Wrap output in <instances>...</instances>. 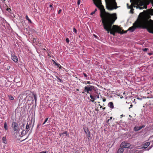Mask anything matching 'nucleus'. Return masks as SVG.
<instances>
[{
	"label": "nucleus",
	"mask_w": 153,
	"mask_h": 153,
	"mask_svg": "<svg viewBox=\"0 0 153 153\" xmlns=\"http://www.w3.org/2000/svg\"><path fill=\"white\" fill-rule=\"evenodd\" d=\"M101 12L104 13H101L100 16L102 19L104 29L107 31L108 33L115 36L116 33L123 34L127 32L128 30L130 32H133L137 28H145L148 32L153 34V21L148 20L146 14V12L140 13L138 18L133 24V25L130 27L127 30L121 31L122 29L116 25H112L117 19L116 14L115 13L111 14L106 13L105 10H101Z\"/></svg>",
	"instance_id": "1"
},
{
	"label": "nucleus",
	"mask_w": 153,
	"mask_h": 153,
	"mask_svg": "<svg viewBox=\"0 0 153 153\" xmlns=\"http://www.w3.org/2000/svg\"><path fill=\"white\" fill-rule=\"evenodd\" d=\"M133 4H134L133 6H130V7L128 6V8L131 9L130 11L131 13H133V10H134V9L133 8V7L140 9H146L147 8V5L145 2L142 0H134Z\"/></svg>",
	"instance_id": "2"
},
{
	"label": "nucleus",
	"mask_w": 153,
	"mask_h": 153,
	"mask_svg": "<svg viewBox=\"0 0 153 153\" xmlns=\"http://www.w3.org/2000/svg\"><path fill=\"white\" fill-rule=\"evenodd\" d=\"M105 1L106 8L109 10H112L118 7L115 0H105Z\"/></svg>",
	"instance_id": "3"
},
{
	"label": "nucleus",
	"mask_w": 153,
	"mask_h": 153,
	"mask_svg": "<svg viewBox=\"0 0 153 153\" xmlns=\"http://www.w3.org/2000/svg\"><path fill=\"white\" fill-rule=\"evenodd\" d=\"M95 5L99 9L101 10H104L103 6L102 5L101 1V0H93Z\"/></svg>",
	"instance_id": "4"
},
{
	"label": "nucleus",
	"mask_w": 153,
	"mask_h": 153,
	"mask_svg": "<svg viewBox=\"0 0 153 153\" xmlns=\"http://www.w3.org/2000/svg\"><path fill=\"white\" fill-rule=\"evenodd\" d=\"M92 90H95L94 86L89 85L84 87V91L87 94H90L89 92L91 91Z\"/></svg>",
	"instance_id": "5"
},
{
	"label": "nucleus",
	"mask_w": 153,
	"mask_h": 153,
	"mask_svg": "<svg viewBox=\"0 0 153 153\" xmlns=\"http://www.w3.org/2000/svg\"><path fill=\"white\" fill-rule=\"evenodd\" d=\"M131 144L126 141L122 142L120 144L121 148H129L131 146Z\"/></svg>",
	"instance_id": "6"
},
{
	"label": "nucleus",
	"mask_w": 153,
	"mask_h": 153,
	"mask_svg": "<svg viewBox=\"0 0 153 153\" xmlns=\"http://www.w3.org/2000/svg\"><path fill=\"white\" fill-rule=\"evenodd\" d=\"M12 127L15 131H17L18 130V124L16 122H13L12 123Z\"/></svg>",
	"instance_id": "7"
},
{
	"label": "nucleus",
	"mask_w": 153,
	"mask_h": 153,
	"mask_svg": "<svg viewBox=\"0 0 153 153\" xmlns=\"http://www.w3.org/2000/svg\"><path fill=\"white\" fill-rule=\"evenodd\" d=\"M11 59L13 60L15 63H18V58L16 56L14 55H12Z\"/></svg>",
	"instance_id": "8"
},
{
	"label": "nucleus",
	"mask_w": 153,
	"mask_h": 153,
	"mask_svg": "<svg viewBox=\"0 0 153 153\" xmlns=\"http://www.w3.org/2000/svg\"><path fill=\"white\" fill-rule=\"evenodd\" d=\"M68 134H67V131H65L63 133L59 134V135L62 138H65L67 136Z\"/></svg>",
	"instance_id": "9"
},
{
	"label": "nucleus",
	"mask_w": 153,
	"mask_h": 153,
	"mask_svg": "<svg viewBox=\"0 0 153 153\" xmlns=\"http://www.w3.org/2000/svg\"><path fill=\"white\" fill-rule=\"evenodd\" d=\"M150 144V143L149 142L145 143L143 145V148L145 149Z\"/></svg>",
	"instance_id": "10"
},
{
	"label": "nucleus",
	"mask_w": 153,
	"mask_h": 153,
	"mask_svg": "<svg viewBox=\"0 0 153 153\" xmlns=\"http://www.w3.org/2000/svg\"><path fill=\"white\" fill-rule=\"evenodd\" d=\"M143 127L140 126V127H138L137 126H136L134 127V130L135 131H139L140 130V129H141Z\"/></svg>",
	"instance_id": "11"
},
{
	"label": "nucleus",
	"mask_w": 153,
	"mask_h": 153,
	"mask_svg": "<svg viewBox=\"0 0 153 153\" xmlns=\"http://www.w3.org/2000/svg\"><path fill=\"white\" fill-rule=\"evenodd\" d=\"M108 105V106L111 108H114V104L112 102H109Z\"/></svg>",
	"instance_id": "12"
},
{
	"label": "nucleus",
	"mask_w": 153,
	"mask_h": 153,
	"mask_svg": "<svg viewBox=\"0 0 153 153\" xmlns=\"http://www.w3.org/2000/svg\"><path fill=\"white\" fill-rule=\"evenodd\" d=\"M30 125L28 124V123H27L26 124L25 128L27 130V131H25L26 133H27L28 131L30 130Z\"/></svg>",
	"instance_id": "13"
},
{
	"label": "nucleus",
	"mask_w": 153,
	"mask_h": 153,
	"mask_svg": "<svg viewBox=\"0 0 153 153\" xmlns=\"http://www.w3.org/2000/svg\"><path fill=\"white\" fill-rule=\"evenodd\" d=\"M33 95V96L34 100H35V104H36V101H37V97L36 95L35 94L33 93L32 94Z\"/></svg>",
	"instance_id": "14"
},
{
	"label": "nucleus",
	"mask_w": 153,
	"mask_h": 153,
	"mask_svg": "<svg viewBox=\"0 0 153 153\" xmlns=\"http://www.w3.org/2000/svg\"><path fill=\"white\" fill-rule=\"evenodd\" d=\"M124 151V149H123V148H119L117 152L118 153H123V152Z\"/></svg>",
	"instance_id": "15"
},
{
	"label": "nucleus",
	"mask_w": 153,
	"mask_h": 153,
	"mask_svg": "<svg viewBox=\"0 0 153 153\" xmlns=\"http://www.w3.org/2000/svg\"><path fill=\"white\" fill-rule=\"evenodd\" d=\"M2 140L3 142L4 143L6 144L7 143V141L6 139V138L5 137H3L2 138Z\"/></svg>",
	"instance_id": "16"
},
{
	"label": "nucleus",
	"mask_w": 153,
	"mask_h": 153,
	"mask_svg": "<svg viewBox=\"0 0 153 153\" xmlns=\"http://www.w3.org/2000/svg\"><path fill=\"white\" fill-rule=\"evenodd\" d=\"M30 92L29 91H26L24 92L23 94L27 95V94H30Z\"/></svg>",
	"instance_id": "17"
},
{
	"label": "nucleus",
	"mask_w": 153,
	"mask_h": 153,
	"mask_svg": "<svg viewBox=\"0 0 153 153\" xmlns=\"http://www.w3.org/2000/svg\"><path fill=\"white\" fill-rule=\"evenodd\" d=\"M26 19L28 21V22L30 23H32V22L31 20L29 19L28 18V16L27 15H26Z\"/></svg>",
	"instance_id": "18"
},
{
	"label": "nucleus",
	"mask_w": 153,
	"mask_h": 153,
	"mask_svg": "<svg viewBox=\"0 0 153 153\" xmlns=\"http://www.w3.org/2000/svg\"><path fill=\"white\" fill-rule=\"evenodd\" d=\"M4 128L6 130H7V125L6 122H5L4 123Z\"/></svg>",
	"instance_id": "19"
},
{
	"label": "nucleus",
	"mask_w": 153,
	"mask_h": 153,
	"mask_svg": "<svg viewBox=\"0 0 153 153\" xmlns=\"http://www.w3.org/2000/svg\"><path fill=\"white\" fill-rule=\"evenodd\" d=\"M56 78L57 79L59 80V82H62L63 81L62 80H61L60 78H59V77L58 76H56Z\"/></svg>",
	"instance_id": "20"
},
{
	"label": "nucleus",
	"mask_w": 153,
	"mask_h": 153,
	"mask_svg": "<svg viewBox=\"0 0 153 153\" xmlns=\"http://www.w3.org/2000/svg\"><path fill=\"white\" fill-rule=\"evenodd\" d=\"M9 98L10 100H14L13 97L11 96H9Z\"/></svg>",
	"instance_id": "21"
},
{
	"label": "nucleus",
	"mask_w": 153,
	"mask_h": 153,
	"mask_svg": "<svg viewBox=\"0 0 153 153\" xmlns=\"http://www.w3.org/2000/svg\"><path fill=\"white\" fill-rule=\"evenodd\" d=\"M90 97L92 100H94L95 99V97L92 95H90Z\"/></svg>",
	"instance_id": "22"
},
{
	"label": "nucleus",
	"mask_w": 153,
	"mask_h": 153,
	"mask_svg": "<svg viewBox=\"0 0 153 153\" xmlns=\"http://www.w3.org/2000/svg\"><path fill=\"white\" fill-rule=\"evenodd\" d=\"M48 118H46L45 119V121L43 123V125H44V124H45V123L47 122V121H48Z\"/></svg>",
	"instance_id": "23"
},
{
	"label": "nucleus",
	"mask_w": 153,
	"mask_h": 153,
	"mask_svg": "<svg viewBox=\"0 0 153 153\" xmlns=\"http://www.w3.org/2000/svg\"><path fill=\"white\" fill-rule=\"evenodd\" d=\"M73 30L74 32H75V33H77V30L75 28H73Z\"/></svg>",
	"instance_id": "24"
},
{
	"label": "nucleus",
	"mask_w": 153,
	"mask_h": 153,
	"mask_svg": "<svg viewBox=\"0 0 153 153\" xmlns=\"http://www.w3.org/2000/svg\"><path fill=\"white\" fill-rule=\"evenodd\" d=\"M148 50L147 48H145L143 49V50L144 51H146Z\"/></svg>",
	"instance_id": "25"
},
{
	"label": "nucleus",
	"mask_w": 153,
	"mask_h": 153,
	"mask_svg": "<svg viewBox=\"0 0 153 153\" xmlns=\"http://www.w3.org/2000/svg\"><path fill=\"white\" fill-rule=\"evenodd\" d=\"M66 41L68 43L69 42V39L68 38H67L66 39Z\"/></svg>",
	"instance_id": "26"
},
{
	"label": "nucleus",
	"mask_w": 153,
	"mask_h": 153,
	"mask_svg": "<svg viewBox=\"0 0 153 153\" xmlns=\"http://www.w3.org/2000/svg\"><path fill=\"white\" fill-rule=\"evenodd\" d=\"M56 65L57 67H61V65L59 64H58V63H57L56 65Z\"/></svg>",
	"instance_id": "27"
},
{
	"label": "nucleus",
	"mask_w": 153,
	"mask_h": 153,
	"mask_svg": "<svg viewBox=\"0 0 153 153\" xmlns=\"http://www.w3.org/2000/svg\"><path fill=\"white\" fill-rule=\"evenodd\" d=\"M48 152L47 151H42L41 152H40L39 153H48Z\"/></svg>",
	"instance_id": "28"
},
{
	"label": "nucleus",
	"mask_w": 153,
	"mask_h": 153,
	"mask_svg": "<svg viewBox=\"0 0 153 153\" xmlns=\"http://www.w3.org/2000/svg\"><path fill=\"white\" fill-rule=\"evenodd\" d=\"M77 4H78V5H79V4H80V0H78V1H77Z\"/></svg>",
	"instance_id": "29"
},
{
	"label": "nucleus",
	"mask_w": 153,
	"mask_h": 153,
	"mask_svg": "<svg viewBox=\"0 0 153 153\" xmlns=\"http://www.w3.org/2000/svg\"><path fill=\"white\" fill-rule=\"evenodd\" d=\"M83 74V75H84V77H87V75L85 73H84Z\"/></svg>",
	"instance_id": "30"
},
{
	"label": "nucleus",
	"mask_w": 153,
	"mask_h": 153,
	"mask_svg": "<svg viewBox=\"0 0 153 153\" xmlns=\"http://www.w3.org/2000/svg\"><path fill=\"white\" fill-rule=\"evenodd\" d=\"M61 11H62V10H61V9H60L59 10V11H58V13L59 14L61 13Z\"/></svg>",
	"instance_id": "31"
},
{
	"label": "nucleus",
	"mask_w": 153,
	"mask_h": 153,
	"mask_svg": "<svg viewBox=\"0 0 153 153\" xmlns=\"http://www.w3.org/2000/svg\"><path fill=\"white\" fill-rule=\"evenodd\" d=\"M111 120H110V119H108V120H107V121H106V123H108L109 122V121Z\"/></svg>",
	"instance_id": "32"
},
{
	"label": "nucleus",
	"mask_w": 153,
	"mask_h": 153,
	"mask_svg": "<svg viewBox=\"0 0 153 153\" xmlns=\"http://www.w3.org/2000/svg\"><path fill=\"white\" fill-rule=\"evenodd\" d=\"M95 13V11H93V12H92L91 13V15H93V14H94Z\"/></svg>",
	"instance_id": "33"
},
{
	"label": "nucleus",
	"mask_w": 153,
	"mask_h": 153,
	"mask_svg": "<svg viewBox=\"0 0 153 153\" xmlns=\"http://www.w3.org/2000/svg\"><path fill=\"white\" fill-rule=\"evenodd\" d=\"M49 7H50L51 8H52L53 7V5H52V4H50V5H49Z\"/></svg>",
	"instance_id": "34"
},
{
	"label": "nucleus",
	"mask_w": 153,
	"mask_h": 153,
	"mask_svg": "<svg viewBox=\"0 0 153 153\" xmlns=\"http://www.w3.org/2000/svg\"><path fill=\"white\" fill-rule=\"evenodd\" d=\"M86 83L88 84H90L91 82L90 81H87V82Z\"/></svg>",
	"instance_id": "35"
},
{
	"label": "nucleus",
	"mask_w": 153,
	"mask_h": 153,
	"mask_svg": "<svg viewBox=\"0 0 153 153\" xmlns=\"http://www.w3.org/2000/svg\"><path fill=\"white\" fill-rule=\"evenodd\" d=\"M53 64H55V65H56L57 63L55 61H54V60H53Z\"/></svg>",
	"instance_id": "36"
},
{
	"label": "nucleus",
	"mask_w": 153,
	"mask_h": 153,
	"mask_svg": "<svg viewBox=\"0 0 153 153\" xmlns=\"http://www.w3.org/2000/svg\"><path fill=\"white\" fill-rule=\"evenodd\" d=\"M105 101H106V99H103V102H105Z\"/></svg>",
	"instance_id": "37"
},
{
	"label": "nucleus",
	"mask_w": 153,
	"mask_h": 153,
	"mask_svg": "<svg viewBox=\"0 0 153 153\" xmlns=\"http://www.w3.org/2000/svg\"><path fill=\"white\" fill-rule=\"evenodd\" d=\"M130 107L129 108V109H130V108H131L132 107V106H133L132 105V104H131L130 105Z\"/></svg>",
	"instance_id": "38"
},
{
	"label": "nucleus",
	"mask_w": 153,
	"mask_h": 153,
	"mask_svg": "<svg viewBox=\"0 0 153 153\" xmlns=\"http://www.w3.org/2000/svg\"><path fill=\"white\" fill-rule=\"evenodd\" d=\"M94 36L95 37V38H97V36L95 34H94Z\"/></svg>",
	"instance_id": "39"
},
{
	"label": "nucleus",
	"mask_w": 153,
	"mask_h": 153,
	"mask_svg": "<svg viewBox=\"0 0 153 153\" xmlns=\"http://www.w3.org/2000/svg\"><path fill=\"white\" fill-rule=\"evenodd\" d=\"M60 69H62V68H63L61 65V67H59Z\"/></svg>",
	"instance_id": "40"
},
{
	"label": "nucleus",
	"mask_w": 153,
	"mask_h": 153,
	"mask_svg": "<svg viewBox=\"0 0 153 153\" xmlns=\"http://www.w3.org/2000/svg\"><path fill=\"white\" fill-rule=\"evenodd\" d=\"M91 101L92 102H94V100H91Z\"/></svg>",
	"instance_id": "41"
},
{
	"label": "nucleus",
	"mask_w": 153,
	"mask_h": 153,
	"mask_svg": "<svg viewBox=\"0 0 153 153\" xmlns=\"http://www.w3.org/2000/svg\"><path fill=\"white\" fill-rule=\"evenodd\" d=\"M97 97V98H99V96H97L96 97Z\"/></svg>",
	"instance_id": "42"
},
{
	"label": "nucleus",
	"mask_w": 153,
	"mask_h": 153,
	"mask_svg": "<svg viewBox=\"0 0 153 153\" xmlns=\"http://www.w3.org/2000/svg\"><path fill=\"white\" fill-rule=\"evenodd\" d=\"M127 4V7H128H128H130V6H128V4Z\"/></svg>",
	"instance_id": "43"
},
{
	"label": "nucleus",
	"mask_w": 153,
	"mask_h": 153,
	"mask_svg": "<svg viewBox=\"0 0 153 153\" xmlns=\"http://www.w3.org/2000/svg\"><path fill=\"white\" fill-rule=\"evenodd\" d=\"M97 9H95V10H94V11H95V12H96V11H97Z\"/></svg>",
	"instance_id": "44"
},
{
	"label": "nucleus",
	"mask_w": 153,
	"mask_h": 153,
	"mask_svg": "<svg viewBox=\"0 0 153 153\" xmlns=\"http://www.w3.org/2000/svg\"><path fill=\"white\" fill-rule=\"evenodd\" d=\"M112 117H111L109 119H110V120H111L112 119Z\"/></svg>",
	"instance_id": "45"
},
{
	"label": "nucleus",
	"mask_w": 153,
	"mask_h": 153,
	"mask_svg": "<svg viewBox=\"0 0 153 153\" xmlns=\"http://www.w3.org/2000/svg\"><path fill=\"white\" fill-rule=\"evenodd\" d=\"M105 109V107H104V108H103V109Z\"/></svg>",
	"instance_id": "46"
},
{
	"label": "nucleus",
	"mask_w": 153,
	"mask_h": 153,
	"mask_svg": "<svg viewBox=\"0 0 153 153\" xmlns=\"http://www.w3.org/2000/svg\"><path fill=\"white\" fill-rule=\"evenodd\" d=\"M82 93L84 94V92H82Z\"/></svg>",
	"instance_id": "47"
},
{
	"label": "nucleus",
	"mask_w": 153,
	"mask_h": 153,
	"mask_svg": "<svg viewBox=\"0 0 153 153\" xmlns=\"http://www.w3.org/2000/svg\"><path fill=\"white\" fill-rule=\"evenodd\" d=\"M130 1L131 2V0H130Z\"/></svg>",
	"instance_id": "48"
},
{
	"label": "nucleus",
	"mask_w": 153,
	"mask_h": 153,
	"mask_svg": "<svg viewBox=\"0 0 153 153\" xmlns=\"http://www.w3.org/2000/svg\"><path fill=\"white\" fill-rule=\"evenodd\" d=\"M132 4H132V3H131V5H132Z\"/></svg>",
	"instance_id": "49"
},
{
	"label": "nucleus",
	"mask_w": 153,
	"mask_h": 153,
	"mask_svg": "<svg viewBox=\"0 0 153 153\" xmlns=\"http://www.w3.org/2000/svg\"><path fill=\"white\" fill-rule=\"evenodd\" d=\"M39 126V125H38V126H38V127Z\"/></svg>",
	"instance_id": "50"
},
{
	"label": "nucleus",
	"mask_w": 153,
	"mask_h": 153,
	"mask_svg": "<svg viewBox=\"0 0 153 153\" xmlns=\"http://www.w3.org/2000/svg\"><path fill=\"white\" fill-rule=\"evenodd\" d=\"M4 1H5V0H3Z\"/></svg>",
	"instance_id": "51"
}]
</instances>
